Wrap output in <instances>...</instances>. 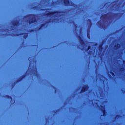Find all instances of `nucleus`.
<instances>
[{
	"label": "nucleus",
	"instance_id": "obj_1",
	"mask_svg": "<svg viewBox=\"0 0 125 125\" xmlns=\"http://www.w3.org/2000/svg\"><path fill=\"white\" fill-rule=\"evenodd\" d=\"M27 17H33L32 20H30L28 21L29 24H33L37 22V19H36V17H37V15L35 14H31L27 15L25 16V18H27Z\"/></svg>",
	"mask_w": 125,
	"mask_h": 125
},
{
	"label": "nucleus",
	"instance_id": "obj_2",
	"mask_svg": "<svg viewBox=\"0 0 125 125\" xmlns=\"http://www.w3.org/2000/svg\"><path fill=\"white\" fill-rule=\"evenodd\" d=\"M63 3L65 6H69L70 5H71V6H77V4L74 3H72L71 5V2L70 0H64Z\"/></svg>",
	"mask_w": 125,
	"mask_h": 125
},
{
	"label": "nucleus",
	"instance_id": "obj_3",
	"mask_svg": "<svg viewBox=\"0 0 125 125\" xmlns=\"http://www.w3.org/2000/svg\"><path fill=\"white\" fill-rule=\"evenodd\" d=\"M63 12L59 11H55L54 12H50L47 14H46V16L47 17H50V16H52V15H54V14H59V13H62Z\"/></svg>",
	"mask_w": 125,
	"mask_h": 125
},
{
	"label": "nucleus",
	"instance_id": "obj_4",
	"mask_svg": "<svg viewBox=\"0 0 125 125\" xmlns=\"http://www.w3.org/2000/svg\"><path fill=\"white\" fill-rule=\"evenodd\" d=\"M87 89H88V85L85 84L82 87L81 90L80 91V93H83V92L87 91Z\"/></svg>",
	"mask_w": 125,
	"mask_h": 125
},
{
	"label": "nucleus",
	"instance_id": "obj_5",
	"mask_svg": "<svg viewBox=\"0 0 125 125\" xmlns=\"http://www.w3.org/2000/svg\"><path fill=\"white\" fill-rule=\"evenodd\" d=\"M101 107L102 108L101 111L103 113V116L104 117H106V116H107V111H106V110H105V106L101 105Z\"/></svg>",
	"mask_w": 125,
	"mask_h": 125
},
{
	"label": "nucleus",
	"instance_id": "obj_6",
	"mask_svg": "<svg viewBox=\"0 0 125 125\" xmlns=\"http://www.w3.org/2000/svg\"><path fill=\"white\" fill-rule=\"evenodd\" d=\"M21 35H24L23 36V39H24L25 40H26V39H27V38H28V33L27 32H24V33H22L21 34H16V36H17V37L19 36H21Z\"/></svg>",
	"mask_w": 125,
	"mask_h": 125
},
{
	"label": "nucleus",
	"instance_id": "obj_7",
	"mask_svg": "<svg viewBox=\"0 0 125 125\" xmlns=\"http://www.w3.org/2000/svg\"><path fill=\"white\" fill-rule=\"evenodd\" d=\"M78 39L79 40V42L82 45H84V41H83V38H82V36H79Z\"/></svg>",
	"mask_w": 125,
	"mask_h": 125
},
{
	"label": "nucleus",
	"instance_id": "obj_8",
	"mask_svg": "<svg viewBox=\"0 0 125 125\" xmlns=\"http://www.w3.org/2000/svg\"><path fill=\"white\" fill-rule=\"evenodd\" d=\"M12 25H14V27H17L19 25V21H15L12 22Z\"/></svg>",
	"mask_w": 125,
	"mask_h": 125
},
{
	"label": "nucleus",
	"instance_id": "obj_9",
	"mask_svg": "<svg viewBox=\"0 0 125 125\" xmlns=\"http://www.w3.org/2000/svg\"><path fill=\"white\" fill-rule=\"evenodd\" d=\"M3 97H4V98H6L7 99H9L10 100H12V97L9 95H5L3 96Z\"/></svg>",
	"mask_w": 125,
	"mask_h": 125
},
{
	"label": "nucleus",
	"instance_id": "obj_10",
	"mask_svg": "<svg viewBox=\"0 0 125 125\" xmlns=\"http://www.w3.org/2000/svg\"><path fill=\"white\" fill-rule=\"evenodd\" d=\"M45 26V23H42L40 26L38 28V30L40 31V30H42V29L43 27H44Z\"/></svg>",
	"mask_w": 125,
	"mask_h": 125
},
{
	"label": "nucleus",
	"instance_id": "obj_11",
	"mask_svg": "<svg viewBox=\"0 0 125 125\" xmlns=\"http://www.w3.org/2000/svg\"><path fill=\"white\" fill-rule=\"evenodd\" d=\"M103 43L99 45V51H101L102 50H103Z\"/></svg>",
	"mask_w": 125,
	"mask_h": 125
},
{
	"label": "nucleus",
	"instance_id": "obj_12",
	"mask_svg": "<svg viewBox=\"0 0 125 125\" xmlns=\"http://www.w3.org/2000/svg\"><path fill=\"white\" fill-rule=\"evenodd\" d=\"M107 15H108V13L102 15L101 17V18H103V19H106V18H107Z\"/></svg>",
	"mask_w": 125,
	"mask_h": 125
},
{
	"label": "nucleus",
	"instance_id": "obj_13",
	"mask_svg": "<svg viewBox=\"0 0 125 125\" xmlns=\"http://www.w3.org/2000/svg\"><path fill=\"white\" fill-rule=\"evenodd\" d=\"M115 47H116V49H119V48H121V44L117 43L116 45H115Z\"/></svg>",
	"mask_w": 125,
	"mask_h": 125
},
{
	"label": "nucleus",
	"instance_id": "obj_14",
	"mask_svg": "<svg viewBox=\"0 0 125 125\" xmlns=\"http://www.w3.org/2000/svg\"><path fill=\"white\" fill-rule=\"evenodd\" d=\"M87 21L88 22V24H90V25L91 26V25H92V22L91 21V20L90 19H88L87 20Z\"/></svg>",
	"mask_w": 125,
	"mask_h": 125
},
{
	"label": "nucleus",
	"instance_id": "obj_15",
	"mask_svg": "<svg viewBox=\"0 0 125 125\" xmlns=\"http://www.w3.org/2000/svg\"><path fill=\"white\" fill-rule=\"evenodd\" d=\"M26 78V74H23L22 76H21L20 78L22 80L23 79H25Z\"/></svg>",
	"mask_w": 125,
	"mask_h": 125
},
{
	"label": "nucleus",
	"instance_id": "obj_16",
	"mask_svg": "<svg viewBox=\"0 0 125 125\" xmlns=\"http://www.w3.org/2000/svg\"><path fill=\"white\" fill-rule=\"evenodd\" d=\"M117 119H120V118H122V115H116L115 117V120L117 119Z\"/></svg>",
	"mask_w": 125,
	"mask_h": 125
},
{
	"label": "nucleus",
	"instance_id": "obj_17",
	"mask_svg": "<svg viewBox=\"0 0 125 125\" xmlns=\"http://www.w3.org/2000/svg\"><path fill=\"white\" fill-rule=\"evenodd\" d=\"M35 31V29H31L29 30V33H33Z\"/></svg>",
	"mask_w": 125,
	"mask_h": 125
},
{
	"label": "nucleus",
	"instance_id": "obj_18",
	"mask_svg": "<svg viewBox=\"0 0 125 125\" xmlns=\"http://www.w3.org/2000/svg\"><path fill=\"white\" fill-rule=\"evenodd\" d=\"M110 73L112 75V76H113V77H115V73H114L113 71H110Z\"/></svg>",
	"mask_w": 125,
	"mask_h": 125
},
{
	"label": "nucleus",
	"instance_id": "obj_19",
	"mask_svg": "<svg viewBox=\"0 0 125 125\" xmlns=\"http://www.w3.org/2000/svg\"><path fill=\"white\" fill-rule=\"evenodd\" d=\"M21 78L20 77L19 79H18L17 81H16V83H20V82H21Z\"/></svg>",
	"mask_w": 125,
	"mask_h": 125
},
{
	"label": "nucleus",
	"instance_id": "obj_20",
	"mask_svg": "<svg viewBox=\"0 0 125 125\" xmlns=\"http://www.w3.org/2000/svg\"><path fill=\"white\" fill-rule=\"evenodd\" d=\"M91 47L89 45V46H88V47L87 48V49H86V51H88V50L90 49Z\"/></svg>",
	"mask_w": 125,
	"mask_h": 125
},
{
	"label": "nucleus",
	"instance_id": "obj_21",
	"mask_svg": "<svg viewBox=\"0 0 125 125\" xmlns=\"http://www.w3.org/2000/svg\"><path fill=\"white\" fill-rule=\"evenodd\" d=\"M97 25H99V26H101V22L100 21H99L97 22Z\"/></svg>",
	"mask_w": 125,
	"mask_h": 125
},
{
	"label": "nucleus",
	"instance_id": "obj_22",
	"mask_svg": "<svg viewBox=\"0 0 125 125\" xmlns=\"http://www.w3.org/2000/svg\"><path fill=\"white\" fill-rule=\"evenodd\" d=\"M57 112H59V109H57L56 111H55L54 113H56Z\"/></svg>",
	"mask_w": 125,
	"mask_h": 125
},
{
	"label": "nucleus",
	"instance_id": "obj_23",
	"mask_svg": "<svg viewBox=\"0 0 125 125\" xmlns=\"http://www.w3.org/2000/svg\"><path fill=\"white\" fill-rule=\"evenodd\" d=\"M122 92H123V93H125V90H122Z\"/></svg>",
	"mask_w": 125,
	"mask_h": 125
},
{
	"label": "nucleus",
	"instance_id": "obj_24",
	"mask_svg": "<svg viewBox=\"0 0 125 125\" xmlns=\"http://www.w3.org/2000/svg\"><path fill=\"white\" fill-rule=\"evenodd\" d=\"M75 26L76 27V28L78 27V25H77V24H75Z\"/></svg>",
	"mask_w": 125,
	"mask_h": 125
},
{
	"label": "nucleus",
	"instance_id": "obj_25",
	"mask_svg": "<svg viewBox=\"0 0 125 125\" xmlns=\"http://www.w3.org/2000/svg\"><path fill=\"white\" fill-rule=\"evenodd\" d=\"M123 63L125 64V61H123Z\"/></svg>",
	"mask_w": 125,
	"mask_h": 125
},
{
	"label": "nucleus",
	"instance_id": "obj_26",
	"mask_svg": "<svg viewBox=\"0 0 125 125\" xmlns=\"http://www.w3.org/2000/svg\"><path fill=\"white\" fill-rule=\"evenodd\" d=\"M50 22H51V21H49L47 22V23H50Z\"/></svg>",
	"mask_w": 125,
	"mask_h": 125
},
{
	"label": "nucleus",
	"instance_id": "obj_27",
	"mask_svg": "<svg viewBox=\"0 0 125 125\" xmlns=\"http://www.w3.org/2000/svg\"><path fill=\"white\" fill-rule=\"evenodd\" d=\"M124 68H121V70H124Z\"/></svg>",
	"mask_w": 125,
	"mask_h": 125
},
{
	"label": "nucleus",
	"instance_id": "obj_28",
	"mask_svg": "<svg viewBox=\"0 0 125 125\" xmlns=\"http://www.w3.org/2000/svg\"><path fill=\"white\" fill-rule=\"evenodd\" d=\"M35 74H37V70H35Z\"/></svg>",
	"mask_w": 125,
	"mask_h": 125
},
{
	"label": "nucleus",
	"instance_id": "obj_29",
	"mask_svg": "<svg viewBox=\"0 0 125 125\" xmlns=\"http://www.w3.org/2000/svg\"><path fill=\"white\" fill-rule=\"evenodd\" d=\"M46 10H49V9H46Z\"/></svg>",
	"mask_w": 125,
	"mask_h": 125
}]
</instances>
